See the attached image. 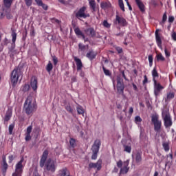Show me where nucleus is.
Masks as SVG:
<instances>
[{
    "mask_svg": "<svg viewBox=\"0 0 176 176\" xmlns=\"http://www.w3.org/2000/svg\"><path fill=\"white\" fill-rule=\"evenodd\" d=\"M47 156H49V151L45 150L40 160V167H41V168L45 167L47 171L55 173L56 169L57 168V164L56 163V161L51 158L47 160Z\"/></svg>",
    "mask_w": 176,
    "mask_h": 176,
    "instance_id": "obj_1",
    "label": "nucleus"
},
{
    "mask_svg": "<svg viewBox=\"0 0 176 176\" xmlns=\"http://www.w3.org/2000/svg\"><path fill=\"white\" fill-rule=\"evenodd\" d=\"M21 75H23V72H21V68L20 66H18L13 69L10 77L11 83L13 87L17 85V82H19V78H20Z\"/></svg>",
    "mask_w": 176,
    "mask_h": 176,
    "instance_id": "obj_2",
    "label": "nucleus"
},
{
    "mask_svg": "<svg viewBox=\"0 0 176 176\" xmlns=\"http://www.w3.org/2000/svg\"><path fill=\"white\" fill-rule=\"evenodd\" d=\"M24 110L27 115H31L35 110V103L32 102V96H28L24 103Z\"/></svg>",
    "mask_w": 176,
    "mask_h": 176,
    "instance_id": "obj_3",
    "label": "nucleus"
},
{
    "mask_svg": "<svg viewBox=\"0 0 176 176\" xmlns=\"http://www.w3.org/2000/svg\"><path fill=\"white\" fill-rule=\"evenodd\" d=\"M162 116L164 119V124L166 129L171 127V126H173V120L171 119V116L170 115L168 110H162Z\"/></svg>",
    "mask_w": 176,
    "mask_h": 176,
    "instance_id": "obj_4",
    "label": "nucleus"
},
{
    "mask_svg": "<svg viewBox=\"0 0 176 176\" xmlns=\"http://www.w3.org/2000/svg\"><path fill=\"white\" fill-rule=\"evenodd\" d=\"M100 146H101V140L97 139L94 141V144L91 147L92 151V155H91V160H96L97 156L98 155V152L100 151Z\"/></svg>",
    "mask_w": 176,
    "mask_h": 176,
    "instance_id": "obj_5",
    "label": "nucleus"
},
{
    "mask_svg": "<svg viewBox=\"0 0 176 176\" xmlns=\"http://www.w3.org/2000/svg\"><path fill=\"white\" fill-rule=\"evenodd\" d=\"M87 8L82 6L78 11H74V14L76 19L80 20V19H87V17H90V14H86V10Z\"/></svg>",
    "mask_w": 176,
    "mask_h": 176,
    "instance_id": "obj_6",
    "label": "nucleus"
},
{
    "mask_svg": "<svg viewBox=\"0 0 176 176\" xmlns=\"http://www.w3.org/2000/svg\"><path fill=\"white\" fill-rule=\"evenodd\" d=\"M155 35L156 43L158 47H160V49H162L163 46L162 45V40L163 39V30L162 29H156Z\"/></svg>",
    "mask_w": 176,
    "mask_h": 176,
    "instance_id": "obj_7",
    "label": "nucleus"
},
{
    "mask_svg": "<svg viewBox=\"0 0 176 176\" xmlns=\"http://www.w3.org/2000/svg\"><path fill=\"white\" fill-rule=\"evenodd\" d=\"M117 93L118 94H121V96H124V82H123V78L120 76L117 77Z\"/></svg>",
    "mask_w": 176,
    "mask_h": 176,
    "instance_id": "obj_8",
    "label": "nucleus"
},
{
    "mask_svg": "<svg viewBox=\"0 0 176 176\" xmlns=\"http://www.w3.org/2000/svg\"><path fill=\"white\" fill-rule=\"evenodd\" d=\"M114 24H118L121 27H126L127 25V21L123 16H119V14L116 15V19L114 21Z\"/></svg>",
    "mask_w": 176,
    "mask_h": 176,
    "instance_id": "obj_9",
    "label": "nucleus"
},
{
    "mask_svg": "<svg viewBox=\"0 0 176 176\" xmlns=\"http://www.w3.org/2000/svg\"><path fill=\"white\" fill-rule=\"evenodd\" d=\"M155 131L158 133L163 131V129H162V120H159V116L156 114L155 115Z\"/></svg>",
    "mask_w": 176,
    "mask_h": 176,
    "instance_id": "obj_10",
    "label": "nucleus"
},
{
    "mask_svg": "<svg viewBox=\"0 0 176 176\" xmlns=\"http://www.w3.org/2000/svg\"><path fill=\"white\" fill-rule=\"evenodd\" d=\"M163 90H164V86L155 80V96L156 97H157V96H160Z\"/></svg>",
    "mask_w": 176,
    "mask_h": 176,
    "instance_id": "obj_11",
    "label": "nucleus"
},
{
    "mask_svg": "<svg viewBox=\"0 0 176 176\" xmlns=\"http://www.w3.org/2000/svg\"><path fill=\"white\" fill-rule=\"evenodd\" d=\"M102 160H98L96 163L91 162L89 164V170H91V168H97L98 171H100L101 170L102 166Z\"/></svg>",
    "mask_w": 176,
    "mask_h": 176,
    "instance_id": "obj_12",
    "label": "nucleus"
},
{
    "mask_svg": "<svg viewBox=\"0 0 176 176\" xmlns=\"http://www.w3.org/2000/svg\"><path fill=\"white\" fill-rule=\"evenodd\" d=\"M23 163H24V157H22L21 160L16 164L14 173H16L18 174H23V170L24 168Z\"/></svg>",
    "mask_w": 176,
    "mask_h": 176,
    "instance_id": "obj_13",
    "label": "nucleus"
},
{
    "mask_svg": "<svg viewBox=\"0 0 176 176\" xmlns=\"http://www.w3.org/2000/svg\"><path fill=\"white\" fill-rule=\"evenodd\" d=\"M11 36H12V45L11 47L9 48L10 52H13L14 50V47H16V39H17V33H16V31L13 29L11 30Z\"/></svg>",
    "mask_w": 176,
    "mask_h": 176,
    "instance_id": "obj_14",
    "label": "nucleus"
},
{
    "mask_svg": "<svg viewBox=\"0 0 176 176\" xmlns=\"http://www.w3.org/2000/svg\"><path fill=\"white\" fill-rule=\"evenodd\" d=\"M74 32L78 38H80L81 36L84 40V42H89V38H86V36H85V34H83V32H82L79 28H76L74 29Z\"/></svg>",
    "mask_w": 176,
    "mask_h": 176,
    "instance_id": "obj_15",
    "label": "nucleus"
},
{
    "mask_svg": "<svg viewBox=\"0 0 176 176\" xmlns=\"http://www.w3.org/2000/svg\"><path fill=\"white\" fill-rule=\"evenodd\" d=\"M84 32H85L88 36H91V38H96L97 35L94 28H88L84 30Z\"/></svg>",
    "mask_w": 176,
    "mask_h": 176,
    "instance_id": "obj_16",
    "label": "nucleus"
},
{
    "mask_svg": "<svg viewBox=\"0 0 176 176\" xmlns=\"http://www.w3.org/2000/svg\"><path fill=\"white\" fill-rule=\"evenodd\" d=\"M130 163V160H127L126 161L124 162V167L120 168V175L121 174H127L129 173V164Z\"/></svg>",
    "mask_w": 176,
    "mask_h": 176,
    "instance_id": "obj_17",
    "label": "nucleus"
},
{
    "mask_svg": "<svg viewBox=\"0 0 176 176\" xmlns=\"http://www.w3.org/2000/svg\"><path fill=\"white\" fill-rule=\"evenodd\" d=\"M74 58L76 64L77 71H82V68H83V63H82V60L76 56H74Z\"/></svg>",
    "mask_w": 176,
    "mask_h": 176,
    "instance_id": "obj_18",
    "label": "nucleus"
},
{
    "mask_svg": "<svg viewBox=\"0 0 176 176\" xmlns=\"http://www.w3.org/2000/svg\"><path fill=\"white\" fill-rule=\"evenodd\" d=\"M30 86L34 90V91H35V90L38 89V78H36V77L32 78Z\"/></svg>",
    "mask_w": 176,
    "mask_h": 176,
    "instance_id": "obj_19",
    "label": "nucleus"
},
{
    "mask_svg": "<svg viewBox=\"0 0 176 176\" xmlns=\"http://www.w3.org/2000/svg\"><path fill=\"white\" fill-rule=\"evenodd\" d=\"M3 12H4V14H6V16L8 19V20L13 19V16L10 14V7L3 8Z\"/></svg>",
    "mask_w": 176,
    "mask_h": 176,
    "instance_id": "obj_20",
    "label": "nucleus"
},
{
    "mask_svg": "<svg viewBox=\"0 0 176 176\" xmlns=\"http://www.w3.org/2000/svg\"><path fill=\"white\" fill-rule=\"evenodd\" d=\"M135 1L137 6L139 8L140 12L144 13V12H145V5H144V3H142V1L135 0Z\"/></svg>",
    "mask_w": 176,
    "mask_h": 176,
    "instance_id": "obj_21",
    "label": "nucleus"
},
{
    "mask_svg": "<svg viewBox=\"0 0 176 176\" xmlns=\"http://www.w3.org/2000/svg\"><path fill=\"white\" fill-rule=\"evenodd\" d=\"M96 56L97 52L91 50L87 54L86 57H87V58H89L91 61L92 60H94V58H96Z\"/></svg>",
    "mask_w": 176,
    "mask_h": 176,
    "instance_id": "obj_22",
    "label": "nucleus"
},
{
    "mask_svg": "<svg viewBox=\"0 0 176 176\" xmlns=\"http://www.w3.org/2000/svg\"><path fill=\"white\" fill-rule=\"evenodd\" d=\"M89 5L92 10V13H94L97 9V3L95 0H89Z\"/></svg>",
    "mask_w": 176,
    "mask_h": 176,
    "instance_id": "obj_23",
    "label": "nucleus"
},
{
    "mask_svg": "<svg viewBox=\"0 0 176 176\" xmlns=\"http://www.w3.org/2000/svg\"><path fill=\"white\" fill-rule=\"evenodd\" d=\"M135 159L137 164H140L141 162H142V153H136Z\"/></svg>",
    "mask_w": 176,
    "mask_h": 176,
    "instance_id": "obj_24",
    "label": "nucleus"
},
{
    "mask_svg": "<svg viewBox=\"0 0 176 176\" xmlns=\"http://www.w3.org/2000/svg\"><path fill=\"white\" fill-rule=\"evenodd\" d=\"M9 167V165L8 164V162L2 163L1 164V171L3 173V175H6V171H8V168Z\"/></svg>",
    "mask_w": 176,
    "mask_h": 176,
    "instance_id": "obj_25",
    "label": "nucleus"
},
{
    "mask_svg": "<svg viewBox=\"0 0 176 176\" xmlns=\"http://www.w3.org/2000/svg\"><path fill=\"white\" fill-rule=\"evenodd\" d=\"M174 97H175V93H174L173 91H170L167 93L165 101H171V100H173Z\"/></svg>",
    "mask_w": 176,
    "mask_h": 176,
    "instance_id": "obj_26",
    "label": "nucleus"
},
{
    "mask_svg": "<svg viewBox=\"0 0 176 176\" xmlns=\"http://www.w3.org/2000/svg\"><path fill=\"white\" fill-rule=\"evenodd\" d=\"M10 118H12V110L8 109L4 117V122H9V120H10Z\"/></svg>",
    "mask_w": 176,
    "mask_h": 176,
    "instance_id": "obj_27",
    "label": "nucleus"
},
{
    "mask_svg": "<svg viewBox=\"0 0 176 176\" xmlns=\"http://www.w3.org/2000/svg\"><path fill=\"white\" fill-rule=\"evenodd\" d=\"M162 146L165 152H168L170 151V143L167 141H164L162 142Z\"/></svg>",
    "mask_w": 176,
    "mask_h": 176,
    "instance_id": "obj_28",
    "label": "nucleus"
},
{
    "mask_svg": "<svg viewBox=\"0 0 176 176\" xmlns=\"http://www.w3.org/2000/svg\"><path fill=\"white\" fill-rule=\"evenodd\" d=\"M13 3V0H3V4L5 8H10Z\"/></svg>",
    "mask_w": 176,
    "mask_h": 176,
    "instance_id": "obj_29",
    "label": "nucleus"
},
{
    "mask_svg": "<svg viewBox=\"0 0 176 176\" xmlns=\"http://www.w3.org/2000/svg\"><path fill=\"white\" fill-rule=\"evenodd\" d=\"M100 8H102V9H108V8H111V3L102 2L100 3Z\"/></svg>",
    "mask_w": 176,
    "mask_h": 176,
    "instance_id": "obj_30",
    "label": "nucleus"
},
{
    "mask_svg": "<svg viewBox=\"0 0 176 176\" xmlns=\"http://www.w3.org/2000/svg\"><path fill=\"white\" fill-rule=\"evenodd\" d=\"M166 21H167V12H164V14H163L162 20L160 23V25H162L163 27L164 25V24H166Z\"/></svg>",
    "mask_w": 176,
    "mask_h": 176,
    "instance_id": "obj_31",
    "label": "nucleus"
},
{
    "mask_svg": "<svg viewBox=\"0 0 176 176\" xmlns=\"http://www.w3.org/2000/svg\"><path fill=\"white\" fill-rule=\"evenodd\" d=\"M77 109V113H78V115H85V109H83V107L82 106H78L76 107Z\"/></svg>",
    "mask_w": 176,
    "mask_h": 176,
    "instance_id": "obj_32",
    "label": "nucleus"
},
{
    "mask_svg": "<svg viewBox=\"0 0 176 176\" xmlns=\"http://www.w3.org/2000/svg\"><path fill=\"white\" fill-rule=\"evenodd\" d=\"M89 48V45H85L83 44H82L81 43H80L78 44V49L79 50H80V52H85V50H86V48Z\"/></svg>",
    "mask_w": 176,
    "mask_h": 176,
    "instance_id": "obj_33",
    "label": "nucleus"
},
{
    "mask_svg": "<svg viewBox=\"0 0 176 176\" xmlns=\"http://www.w3.org/2000/svg\"><path fill=\"white\" fill-rule=\"evenodd\" d=\"M66 111L69 112V113H74V109L71 107V104H68L65 107Z\"/></svg>",
    "mask_w": 176,
    "mask_h": 176,
    "instance_id": "obj_34",
    "label": "nucleus"
},
{
    "mask_svg": "<svg viewBox=\"0 0 176 176\" xmlns=\"http://www.w3.org/2000/svg\"><path fill=\"white\" fill-rule=\"evenodd\" d=\"M52 69H53V64H52V62L49 61L46 67V71L52 72Z\"/></svg>",
    "mask_w": 176,
    "mask_h": 176,
    "instance_id": "obj_35",
    "label": "nucleus"
},
{
    "mask_svg": "<svg viewBox=\"0 0 176 176\" xmlns=\"http://www.w3.org/2000/svg\"><path fill=\"white\" fill-rule=\"evenodd\" d=\"M157 61H164L166 58L162 54H158L156 56Z\"/></svg>",
    "mask_w": 176,
    "mask_h": 176,
    "instance_id": "obj_36",
    "label": "nucleus"
},
{
    "mask_svg": "<svg viewBox=\"0 0 176 176\" xmlns=\"http://www.w3.org/2000/svg\"><path fill=\"white\" fill-rule=\"evenodd\" d=\"M118 5L121 9V10H122V12H124V3H123V0H118Z\"/></svg>",
    "mask_w": 176,
    "mask_h": 176,
    "instance_id": "obj_37",
    "label": "nucleus"
},
{
    "mask_svg": "<svg viewBox=\"0 0 176 176\" xmlns=\"http://www.w3.org/2000/svg\"><path fill=\"white\" fill-rule=\"evenodd\" d=\"M124 152H127V153H131V146L124 145Z\"/></svg>",
    "mask_w": 176,
    "mask_h": 176,
    "instance_id": "obj_38",
    "label": "nucleus"
},
{
    "mask_svg": "<svg viewBox=\"0 0 176 176\" xmlns=\"http://www.w3.org/2000/svg\"><path fill=\"white\" fill-rule=\"evenodd\" d=\"M30 90V85L25 84L24 86L22 87V91H24V93Z\"/></svg>",
    "mask_w": 176,
    "mask_h": 176,
    "instance_id": "obj_39",
    "label": "nucleus"
},
{
    "mask_svg": "<svg viewBox=\"0 0 176 176\" xmlns=\"http://www.w3.org/2000/svg\"><path fill=\"white\" fill-rule=\"evenodd\" d=\"M28 34V32L27 31V28H25V30L23 32L22 40L25 41L27 39V35Z\"/></svg>",
    "mask_w": 176,
    "mask_h": 176,
    "instance_id": "obj_40",
    "label": "nucleus"
},
{
    "mask_svg": "<svg viewBox=\"0 0 176 176\" xmlns=\"http://www.w3.org/2000/svg\"><path fill=\"white\" fill-rule=\"evenodd\" d=\"M102 69L105 75H107V76H111V72H109V70L106 69L104 65H102Z\"/></svg>",
    "mask_w": 176,
    "mask_h": 176,
    "instance_id": "obj_41",
    "label": "nucleus"
},
{
    "mask_svg": "<svg viewBox=\"0 0 176 176\" xmlns=\"http://www.w3.org/2000/svg\"><path fill=\"white\" fill-rule=\"evenodd\" d=\"M9 134L12 135L13 134V129H14V125L13 124H11L9 125Z\"/></svg>",
    "mask_w": 176,
    "mask_h": 176,
    "instance_id": "obj_42",
    "label": "nucleus"
},
{
    "mask_svg": "<svg viewBox=\"0 0 176 176\" xmlns=\"http://www.w3.org/2000/svg\"><path fill=\"white\" fill-rule=\"evenodd\" d=\"M69 144L72 148H75V139L71 138L69 140Z\"/></svg>",
    "mask_w": 176,
    "mask_h": 176,
    "instance_id": "obj_43",
    "label": "nucleus"
},
{
    "mask_svg": "<svg viewBox=\"0 0 176 176\" xmlns=\"http://www.w3.org/2000/svg\"><path fill=\"white\" fill-rule=\"evenodd\" d=\"M50 21H52V23H56V24H60V23H61V21L56 18H51Z\"/></svg>",
    "mask_w": 176,
    "mask_h": 176,
    "instance_id": "obj_44",
    "label": "nucleus"
},
{
    "mask_svg": "<svg viewBox=\"0 0 176 176\" xmlns=\"http://www.w3.org/2000/svg\"><path fill=\"white\" fill-rule=\"evenodd\" d=\"M174 20H175V18H174V16H168V23H170V24L174 23Z\"/></svg>",
    "mask_w": 176,
    "mask_h": 176,
    "instance_id": "obj_45",
    "label": "nucleus"
},
{
    "mask_svg": "<svg viewBox=\"0 0 176 176\" xmlns=\"http://www.w3.org/2000/svg\"><path fill=\"white\" fill-rule=\"evenodd\" d=\"M3 43L4 46H8V45L10 43V41L8 39V38H5L4 40L3 41Z\"/></svg>",
    "mask_w": 176,
    "mask_h": 176,
    "instance_id": "obj_46",
    "label": "nucleus"
},
{
    "mask_svg": "<svg viewBox=\"0 0 176 176\" xmlns=\"http://www.w3.org/2000/svg\"><path fill=\"white\" fill-rule=\"evenodd\" d=\"M135 123H141V122H142V119L141 118V117L137 116L135 118Z\"/></svg>",
    "mask_w": 176,
    "mask_h": 176,
    "instance_id": "obj_47",
    "label": "nucleus"
},
{
    "mask_svg": "<svg viewBox=\"0 0 176 176\" xmlns=\"http://www.w3.org/2000/svg\"><path fill=\"white\" fill-rule=\"evenodd\" d=\"M148 61L150 67H152V63H153V56L152 55L148 56Z\"/></svg>",
    "mask_w": 176,
    "mask_h": 176,
    "instance_id": "obj_48",
    "label": "nucleus"
},
{
    "mask_svg": "<svg viewBox=\"0 0 176 176\" xmlns=\"http://www.w3.org/2000/svg\"><path fill=\"white\" fill-rule=\"evenodd\" d=\"M116 50L118 52V54L123 53V49L120 47H116Z\"/></svg>",
    "mask_w": 176,
    "mask_h": 176,
    "instance_id": "obj_49",
    "label": "nucleus"
},
{
    "mask_svg": "<svg viewBox=\"0 0 176 176\" xmlns=\"http://www.w3.org/2000/svg\"><path fill=\"white\" fill-rule=\"evenodd\" d=\"M103 25H104V27H106V28H109L111 27V25H109L108 23V21H107V20H104L103 21Z\"/></svg>",
    "mask_w": 176,
    "mask_h": 176,
    "instance_id": "obj_50",
    "label": "nucleus"
},
{
    "mask_svg": "<svg viewBox=\"0 0 176 176\" xmlns=\"http://www.w3.org/2000/svg\"><path fill=\"white\" fill-rule=\"evenodd\" d=\"M122 166H123V162L122 161V160H120L118 162H117V167H118V168H121Z\"/></svg>",
    "mask_w": 176,
    "mask_h": 176,
    "instance_id": "obj_51",
    "label": "nucleus"
},
{
    "mask_svg": "<svg viewBox=\"0 0 176 176\" xmlns=\"http://www.w3.org/2000/svg\"><path fill=\"white\" fill-rule=\"evenodd\" d=\"M31 131H32V126L30 125L27 128L26 134H31Z\"/></svg>",
    "mask_w": 176,
    "mask_h": 176,
    "instance_id": "obj_52",
    "label": "nucleus"
},
{
    "mask_svg": "<svg viewBox=\"0 0 176 176\" xmlns=\"http://www.w3.org/2000/svg\"><path fill=\"white\" fill-rule=\"evenodd\" d=\"M26 6H31L32 5V0H25Z\"/></svg>",
    "mask_w": 176,
    "mask_h": 176,
    "instance_id": "obj_53",
    "label": "nucleus"
},
{
    "mask_svg": "<svg viewBox=\"0 0 176 176\" xmlns=\"http://www.w3.org/2000/svg\"><path fill=\"white\" fill-rule=\"evenodd\" d=\"M38 6H41L43 8V9H44V10H47V9H49V7L47 6V5L45 4V3H41V5H39Z\"/></svg>",
    "mask_w": 176,
    "mask_h": 176,
    "instance_id": "obj_54",
    "label": "nucleus"
},
{
    "mask_svg": "<svg viewBox=\"0 0 176 176\" xmlns=\"http://www.w3.org/2000/svg\"><path fill=\"white\" fill-rule=\"evenodd\" d=\"M52 60L54 61V65H57V63H58V59L56 56H52Z\"/></svg>",
    "mask_w": 176,
    "mask_h": 176,
    "instance_id": "obj_55",
    "label": "nucleus"
},
{
    "mask_svg": "<svg viewBox=\"0 0 176 176\" xmlns=\"http://www.w3.org/2000/svg\"><path fill=\"white\" fill-rule=\"evenodd\" d=\"M30 35L31 36H35V29L34 28V27L31 28Z\"/></svg>",
    "mask_w": 176,
    "mask_h": 176,
    "instance_id": "obj_56",
    "label": "nucleus"
},
{
    "mask_svg": "<svg viewBox=\"0 0 176 176\" xmlns=\"http://www.w3.org/2000/svg\"><path fill=\"white\" fill-rule=\"evenodd\" d=\"M25 141H30L31 140V134L25 133Z\"/></svg>",
    "mask_w": 176,
    "mask_h": 176,
    "instance_id": "obj_57",
    "label": "nucleus"
},
{
    "mask_svg": "<svg viewBox=\"0 0 176 176\" xmlns=\"http://www.w3.org/2000/svg\"><path fill=\"white\" fill-rule=\"evenodd\" d=\"M16 157L13 156L12 155H9L8 159H9V163H12V162H13V160H14V158Z\"/></svg>",
    "mask_w": 176,
    "mask_h": 176,
    "instance_id": "obj_58",
    "label": "nucleus"
},
{
    "mask_svg": "<svg viewBox=\"0 0 176 176\" xmlns=\"http://www.w3.org/2000/svg\"><path fill=\"white\" fill-rule=\"evenodd\" d=\"M164 52L166 57H170V56H171V54L170 53V52H168V50H167V48H165Z\"/></svg>",
    "mask_w": 176,
    "mask_h": 176,
    "instance_id": "obj_59",
    "label": "nucleus"
},
{
    "mask_svg": "<svg viewBox=\"0 0 176 176\" xmlns=\"http://www.w3.org/2000/svg\"><path fill=\"white\" fill-rule=\"evenodd\" d=\"M116 36H120L122 37L123 35H124V32H120L119 33H116L115 34Z\"/></svg>",
    "mask_w": 176,
    "mask_h": 176,
    "instance_id": "obj_60",
    "label": "nucleus"
},
{
    "mask_svg": "<svg viewBox=\"0 0 176 176\" xmlns=\"http://www.w3.org/2000/svg\"><path fill=\"white\" fill-rule=\"evenodd\" d=\"M5 18V12H0V19L2 20V19Z\"/></svg>",
    "mask_w": 176,
    "mask_h": 176,
    "instance_id": "obj_61",
    "label": "nucleus"
},
{
    "mask_svg": "<svg viewBox=\"0 0 176 176\" xmlns=\"http://www.w3.org/2000/svg\"><path fill=\"white\" fill-rule=\"evenodd\" d=\"M60 3H62V5H68V3L65 1V0H58Z\"/></svg>",
    "mask_w": 176,
    "mask_h": 176,
    "instance_id": "obj_62",
    "label": "nucleus"
},
{
    "mask_svg": "<svg viewBox=\"0 0 176 176\" xmlns=\"http://www.w3.org/2000/svg\"><path fill=\"white\" fill-rule=\"evenodd\" d=\"M172 39H173V41H176V32H173L172 35Z\"/></svg>",
    "mask_w": 176,
    "mask_h": 176,
    "instance_id": "obj_63",
    "label": "nucleus"
},
{
    "mask_svg": "<svg viewBox=\"0 0 176 176\" xmlns=\"http://www.w3.org/2000/svg\"><path fill=\"white\" fill-rule=\"evenodd\" d=\"M12 176H21V173H17L16 172H14L12 175Z\"/></svg>",
    "mask_w": 176,
    "mask_h": 176,
    "instance_id": "obj_64",
    "label": "nucleus"
}]
</instances>
